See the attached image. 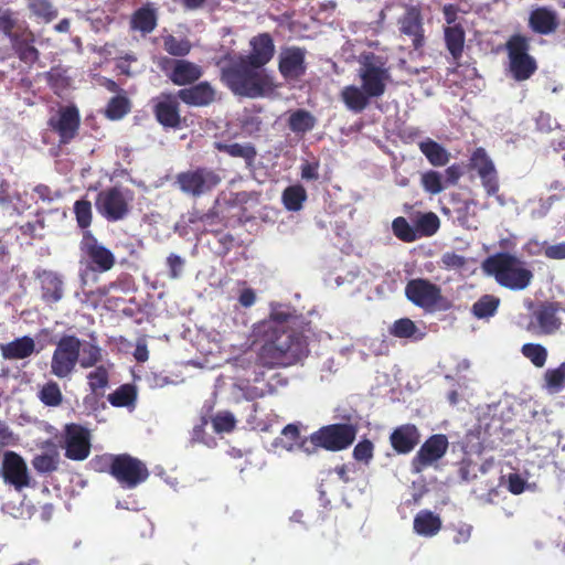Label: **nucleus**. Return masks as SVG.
<instances>
[{
    "mask_svg": "<svg viewBox=\"0 0 565 565\" xmlns=\"http://www.w3.org/2000/svg\"><path fill=\"white\" fill-rule=\"evenodd\" d=\"M291 315L274 308L267 320L254 329L255 343L259 344L256 363L268 370L287 367L308 353L307 338L302 332L286 326Z\"/></svg>",
    "mask_w": 565,
    "mask_h": 565,
    "instance_id": "nucleus-1",
    "label": "nucleus"
},
{
    "mask_svg": "<svg viewBox=\"0 0 565 565\" xmlns=\"http://www.w3.org/2000/svg\"><path fill=\"white\" fill-rule=\"evenodd\" d=\"M217 65L222 83L234 95L257 98L273 89L270 77L246 62L242 54H226Z\"/></svg>",
    "mask_w": 565,
    "mask_h": 565,
    "instance_id": "nucleus-2",
    "label": "nucleus"
},
{
    "mask_svg": "<svg viewBox=\"0 0 565 565\" xmlns=\"http://www.w3.org/2000/svg\"><path fill=\"white\" fill-rule=\"evenodd\" d=\"M483 271L510 290L526 289L533 280V271L526 263L508 252H499L487 257L482 263Z\"/></svg>",
    "mask_w": 565,
    "mask_h": 565,
    "instance_id": "nucleus-3",
    "label": "nucleus"
},
{
    "mask_svg": "<svg viewBox=\"0 0 565 565\" xmlns=\"http://www.w3.org/2000/svg\"><path fill=\"white\" fill-rule=\"evenodd\" d=\"M531 39L521 33L512 34L505 42L508 70L516 82L532 77L537 70L536 60L530 54Z\"/></svg>",
    "mask_w": 565,
    "mask_h": 565,
    "instance_id": "nucleus-4",
    "label": "nucleus"
},
{
    "mask_svg": "<svg viewBox=\"0 0 565 565\" xmlns=\"http://www.w3.org/2000/svg\"><path fill=\"white\" fill-rule=\"evenodd\" d=\"M405 296L413 305L427 311L450 308V302L443 296L441 288L426 278L408 280L405 286Z\"/></svg>",
    "mask_w": 565,
    "mask_h": 565,
    "instance_id": "nucleus-5",
    "label": "nucleus"
},
{
    "mask_svg": "<svg viewBox=\"0 0 565 565\" xmlns=\"http://www.w3.org/2000/svg\"><path fill=\"white\" fill-rule=\"evenodd\" d=\"M134 193L121 186H110L102 190L95 200L98 213L109 222L124 220L130 212Z\"/></svg>",
    "mask_w": 565,
    "mask_h": 565,
    "instance_id": "nucleus-6",
    "label": "nucleus"
},
{
    "mask_svg": "<svg viewBox=\"0 0 565 565\" xmlns=\"http://www.w3.org/2000/svg\"><path fill=\"white\" fill-rule=\"evenodd\" d=\"M79 252L82 265L86 270L94 273H106L110 270L116 258L114 253L100 244L92 231H84L79 242Z\"/></svg>",
    "mask_w": 565,
    "mask_h": 565,
    "instance_id": "nucleus-7",
    "label": "nucleus"
},
{
    "mask_svg": "<svg viewBox=\"0 0 565 565\" xmlns=\"http://www.w3.org/2000/svg\"><path fill=\"white\" fill-rule=\"evenodd\" d=\"M222 182L220 173L207 167H196L175 175V184L181 192L200 198L213 191Z\"/></svg>",
    "mask_w": 565,
    "mask_h": 565,
    "instance_id": "nucleus-8",
    "label": "nucleus"
},
{
    "mask_svg": "<svg viewBox=\"0 0 565 565\" xmlns=\"http://www.w3.org/2000/svg\"><path fill=\"white\" fill-rule=\"evenodd\" d=\"M56 439L58 447L64 450V456L70 460L84 461L90 455V431L81 424H66Z\"/></svg>",
    "mask_w": 565,
    "mask_h": 565,
    "instance_id": "nucleus-9",
    "label": "nucleus"
},
{
    "mask_svg": "<svg viewBox=\"0 0 565 565\" xmlns=\"http://www.w3.org/2000/svg\"><path fill=\"white\" fill-rule=\"evenodd\" d=\"M82 341L73 334L61 337L51 359V373L58 379L70 377L79 362Z\"/></svg>",
    "mask_w": 565,
    "mask_h": 565,
    "instance_id": "nucleus-10",
    "label": "nucleus"
},
{
    "mask_svg": "<svg viewBox=\"0 0 565 565\" xmlns=\"http://www.w3.org/2000/svg\"><path fill=\"white\" fill-rule=\"evenodd\" d=\"M358 429L352 424H331L321 427L311 435V441L329 451H340L351 446Z\"/></svg>",
    "mask_w": 565,
    "mask_h": 565,
    "instance_id": "nucleus-11",
    "label": "nucleus"
},
{
    "mask_svg": "<svg viewBox=\"0 0 565 565\" xmlns=\"http://www.w3.org/2000/svg\"><path fill=\"white\" fill-rule=\"evenodd\" d=\"M150 472L147 465L129 454L116 456L113 478L125 489H135L147 481Z\"/></svg>",
    "mask_w": 565,
    "mask_h": 565,
    "instance_id": "nucleus-12",
    "label": "nucleus"
},
{
    "mask_svg": "<svg viewBox=\"0 0 565 565\" xmlns=\"http://www.w3.org/2000/svg\"><path fill=\"white\" fill-rule=\"evenodd\" d=\"M151 103L153 116L164 129L178 130L183 127L178 92H162Z\"/></svg>",
    "mask_w": 565,
    "mask_h": 565,
    "instance_id": "nucleus-13",
    "label": "nucleus"
},
{
    "mask_svg": "<svg viewBox=\"0 0 565 565\" xmlns=\"http://www.w3.org/2000/svg\"><path fill=\"white\" fill-rule=\"evenodd\" d=\"M449 441L446 435L435 434L428 437L412 458L411 470L420 473L437 463L447 452Z\"/></svg>",
    "mask_w": 565,
    "mask_h": 565,
    "instance_id": "nucleus-14",
    "label": "nucleus"
},
{
    "mask_svg": "<svg viewBox=\"0 0 565 565\" xmlns=\"http://www.w3.org/2000/svg\"><path fill=\"white\" fill-rule=\"evenodd\" d=\"M306 47L290 45L281 47L278 55V71L286 82H298L307 73Z\"/></svg>",
    "mask_w": 565,
    "mask_h": 565,
    "instance_id": "nucleus-15",
    "label": "nucleus"
},
{
    "mask_svg": "<svg viewBox=\"0 0 565 565\" xmlns=\"http://www.w3.org/2000/svg\"><path fill=\"white\" fill-rule=\"evenodd\" d=\"M47 126L57 134L60 145H68L78 135L81 126L78 108L75 105L61 107L55 116L50 117Z\"/></svg>",
    "mask_w": 565,
    "mask_h": 565,
    "instance_id": "nucleus-16",
    "label": "nucleus"
},
{
    "mask_svg": "<svg viewBox=\"0 0 565 565\" xmlns=\"http://www.w3.org/2000/svg\"><path fill=\"white\" fill-rule=\"evenodd\" d=\"M161 70L175 86H188L196 83L203 75V68L184 58H163Z\"/></svg>",
    "mask_w": 565,
    "mask_h": 565,
    "instance_id": "nucleus-17",
    "label": "nucleus"
},
{
    "mask_svg": "<svg viewBox=\"0 0 565 565\" xmlns=\"http://www.w3.org/2000/svg\"><path fill=\"white\" fill-rule=\"evenodd\" d=\"M468 168L477 171L488 196L497 195L500 189L498 172L484 148L478 147L472 151Z\"/></svg>",
    "mask_w": 565,
    "mask_h": 565,
    "instance_id": "nucleus-18",
    "label": "nucleus"
},
{
    "mask_svg": "<svg viewBox=\"0 0 565 565\" xmlns=\"http://www.w3.org/2000/svg\"><path fill=\"white\" fill-rule=\"evenodd\" d=\"M401 35L407 36L414 50L418 51L425 45V29L422 10L418 6H408L397 20Z\"/></svg>",
    "mask_w": 565,
    "mask_h": 565,
    "instance_id": "nucleus-19",
    "label": "nucleus"
},
{
    "mask_svg": "<svg viewBox=\"0 0 565 565\" xmlns=\"http://www.w3.org/2000/svg\"><path fill=\"white\" fill-rule=\"evenodd\" d=\"M1 476L6 483L20 491L29 487L30 477L23 458L14 451H7L1 465Z\"/></svg>",
    "mask_w": 565,
    "mask_h": 565,
    "instance_id": "nucleus-20",
    "label": "nucleus"
},
{
    "mask_svg": "<svg viewBox=\"0 0 565 565\" xmlns=\"http://www.w3.org/2000/svg\"><path fill=\"white\" fill-rule=\"evenodd\" d=\"M362 88L372 98L382 96L386 89V81L390 78L388 70L383 65H375L369 57L360 68Z\"/></svg>",
    "mask_w": 565,
    "mask_h": 565,
    "instance_id": "nucleus-21",
    "label": "nucleus"
},
{
    "mask_svg": "<svg viewBox=\"0 0 565 565\" xmlns=\"http://www.w3.org/2000/svg\"><path fill=\"white\" fill-rule=\"evenodd\" d=\"M178 96L186 106L201 108L217 100V90L210 82L203 81L179 89Z\"/></svg>",
    "mask_w": 565,
    "mask_h": 565,
    "instance_id": "nucleus-22",
    "label": "nucleus"
},
{
    "mask_svg": "<svg viewBox=\"0 0 565 565\" xmlns=\"http://www.w3.org/2000/svg\"><path fill=\"white\" fill-rule=\"evenodd\" d=\"M561 303L557 301H545L533 312L532 324L539 329V334L551 335L562 327V319L558 317Z\"/></svg>",
    "mask_w": 565,
    "mask_h": 565,
    "instance_id": "nucleus-23",
    "label": "nucleus"
},
{
    "mask_svg": "<svg viewBox=\"0 0 565 565\" xmlns=\"http://www.w3.org/2000/svg\"><path fill=\"white\" fill-rule=\"evenodd\" d=\"M249 54L243 55V57L246 58V62H249L254 67H264L275 55L274 39L267 32L253 36L249 40Z\"/></svg>",
    "mask_w": 565,
    "mask_h": 565,
    "instance_id": "nucleus-24",
    "label": "nucleus"
},
{
    "mask_svg": "<svg viewBox=\"0 0 565 565\" xmlns=\"http://www.w3.org/2000/svg\"><path fill=\"white\" fill-rule=\"evenodd\" d=\"M419 441L420 433L414 424L399 425L390 435V444L394 451L399 455L412 452Z\"/></svg>",
    "mask_w": 565,
    "mask_h": 565,
    "instance_id": "nucleus-25",
    "label": "nucleus"
},
{
    "mask_svg": "<svg viewBox=\"0 0 565 565\" xmlns=\"http://www.w3.org/2000/svg\"><path fill=\"white\" fill-rule=\"evenodd\" d=\"M40 282L41 298L45 303L52 305L62 300L64 296L63 276L53 270H42L36 274Z\"/></svg>",
    "mask_w": 565,
    "mask_h": 565,
    "instance_id": "nucleus-26",
    "label": "nucleus"
},
{
    "mask_svg": "<svg viewBox=\"0 0 565 565\" xmlns=\"http://www.w3.org/2000/svg\"><path fill=\"white\" fill-rule=\"evenodd\" d=\"M527 24L534 33L548 35L557 31L559 19L555 10L548 7H537L530 12Z\"/></svg>",
    "mask_w": 565,
    "mask_h": 565,
    "instance_id": "nucleus-27",
    "label": "nucleus"
},
{
    "mask_svg": "<svg viewBox=\"0 0 565 565\" xmlns=\"http://www.w3.org/2000/svg\"><path fill=\"white\" fill-rule=\"evenodd\" d=\"M7 35L11 39L12 49L21 62L31 66L39 61L40 52L34 46L35 39L31 31H11V34Z\"/></svg>",
    "mask_w": 565,
    "mask_h": 565,
    "instance_id": "nucleus-28",
    "label": "nucleus"
},
{
    "mask_svg": "<svg viewBox=\"0 0 565 565\" xmlns=\"http://www.w3.org/2000/svg\"><path fill=\"white\" fill-rule=\"evenodd\" d=\"M158 25V11L153 3H146L134 11L129 20V29L140 32L142 35L150 34Z\"/></svg>",
    "mask_w": 565,
    "mask_h": 565,
    "instance_id": "nucleus-29",
    "label": "nucleus"
},
{
    "mask_svg": "<svg viewBox=\"0 0 565 565\" xmlns=\"http://www.w3.org/2000/svg\"><path fill=\"white\" fill-rule=\"evenodd\" d=\"M214 149L231 158H238L245 162L246 168H253L257 158V149L252 142L215 141Z\"/></svg>",
    "mask_w": 565,
    "mask_h": 565,
    "instance_id": "nucleus-30",
    "label": "nucleus"
},
{
    "mask_svg": "<svg viewBox=\"0 0 565 565\" xmlns=\"http://www.w3.org/2000/svg\"><path fill=\"white\" fill-rule=\"evenodd\" d=\"M35 352L34 339L23 335L8 343L0 344V353L4 360H24Z\"/></svg>",
    "mask_w": 565,
    "mask_h": 565,
    "instance_id": "nucleus-31",
    "label": "nucleus"
},
{
    "mask_svg": "<svg viewBox=\"0 0 565 565\" xmlns=\"http://www.w3.org/2000/svg\"><path fill=\"white\" fill-rule=\"evenodd\" d=\"M444 42L447 51L455 62L460 61L463 54L466 31L462 24L444 28Z\"/></svg>",
    "mask_w": 565,
    "mask_h": 565,
    "instance_id": "nucleus-32",
    "label": "nucleus"
},
{
    "mask_svg": "<svg viewBox=\"0 0 565 565\" xmlns=\"http://www.w3.org/2000/svg\"><path fill=\"white\" fill-rule=\"evenodd\" d=\"M415 533L425 537L436 535L441 529V519L429 510H420L414 518Z\"/></svg>",
    "mask_w": 565,
    "mask_h": 565,
    "instance_id": "nucleus-33",
    "label": "nucleus"
},
{
    "mask_svg": "<svg viewBox=\"0 0 565 565\" xmlns=\"http://www.w3.org/2000/svg\"><path fill=\"white\" fill-rule=\"evenodd\" d=\"M340 97L345 107L356 114L362 113L367 107L370 98H372L362 87L355 85L344 86Z\"/></svg>",
    "mask_w": 565,
    "mask_h": 565,
    "instance_id": "nucleus-34",
    "label": "nucleus"
},
{
    "mask_svg": "<svg viewBox=\"0 0 565 565\" xmlns=\"http://www.w3.org/2000/svg\"><path fill=\"white\" fill-rule=\"evenodd\" d=\"M420 152L434 167H445L451 158L450 152L437 141L426 138L418 143Z\"/></svg>",
    "mask_w": 565,
    "mask_h": 565,
    "instance_id": "nucleus-35",
    "label": "nucleus"
},
{
    "mask_svg": "<svg viewBox=\"0 0 565 565\" xmlns=\"http://www.w3.org/2000/svg\"><path fill=\"white\" fill-rule=\"evenodd\" d=\"M316 125L317 118L306 109H296L288 118V128L297 135L311 131Z\"/></svg>",
    "mask_w": 565,
    "mask_h": 565,
    "instance_id": "nucleus-36",
    "label": "nucleus"
},
{
    "mask_svg": "<svg viewBox=\"0 0 565 565\" xmlns=\"http://www.w3.org/2000/svg\"><path fill=\"white\" fill-rule=\"evenodd\" d=\"M543 381V388L550 394H557L565 390V362L557 367L547 369Z\"/></svg>",
    "mask_w": 565,
    "mask_h": 565,
    "instance_id": "nucleus-37",
    "label": "nucleus"
},
{
    "mask_svg": "<svg viewBox=\"0 0 565 565\" xmlns=\"http://www.w3.org/2000/svg\"><path fill=\"white\" fill-rule=\"evenodd\" d=\"M500 302V298L494 295H483L472 305L471 313L477 319H489L497 313Z\"/></svg>",
    "mask_w": 565,
    "mask_h": 565,
    "instance_id": "nucleus-38",
    "label": "nucleus"
},
{
    "mask_svg": "<svg viewBox=\"0 0 565 565\" xmlns=\"http://www.w3.org/2000/svg\"><path fill=\"white\" fill-rule=\"evenodd\" d=\"M131 110V102L126 93L111 97L106 106L105 116L110 120H119Z\"/></svg>",
    "mask_w": 565,
    "mask_h": 565,
    "instance_id": "nucleus-39",
    "label": "nucleus"
},
{
    "mask_svg": "<svg viewBox=\"0 0 565 565\" xmlns=\"http://www.w3.org/2000/svg\"><path fill=\"white\" fill-rule=\"evenodd\" d=\"M415 231L418 238L433 236L440 226L439 217L434 212L419 213L414 218Z\"/></svg>",
    "mask_w": 565,
    "mask_h": 565,
    "instance_id": "nucleus-40",
    "label": "nucleus"
},
{
    "mask_svg": "<svg viewBox=\"0 0 565 565\" xmlns=\"http://www.w3.org/2000/svg\"><path fill=\"white\" fill-rule=\"evenodd\" d=\"M390 333L399 339H414L420 340L424 337L423 332H419L415 322L409 318H401L392 324Z\"/></svg>",
    "mask_w": 565,
    "mask_h": 565,
    "instance_id": "nucleus-41",
    "label": "nucleus"
},
{
    "mask_svg": "<svg viewBox=\"0 0 565 565\" xmlns=\"http://www.w3.org/2000/svg\"><path fill=\"white\" fill-rule=\"evenodd\" d=\"M137 398L136 387L131 384L120 385L108 395V402L115 407H127L135 403Z\"/></svg>",
    "mask_w": 565,
    "mask_h": 565,
    "instance_id": "nucleus-42",
    "label": "nucleus"
},
{
    "mask_svg": "<svg viewBox=\"0 0 565 565\" xmlns=\"http://www.w3.org/2000/svg\"><path fill=\"white\" fill-rule=\"evenodd\" d=\"M87 381L90 392L96 396H103L109 384V373L104 365L96 366L87 374Z\"/></svg>",
    "mask_w": 565,
    "mask_h": 565,
    "instance_id": "nucleus-43",
    "label": "nucleus"
},
{
    "mask_svg": "<svg viewBox=\"0 0 565 565\" xmlns=\"http://www.w3.org/2000/svg\"><path fill=\"white\" fill-rule=\"evenodd\" d=\"M307 199V193L301 185H290L282 192V203L288 211H299Z\"/></svg>",
    "mask_w": 565,
    "mask_h": 565,
    "instance_id": "nucleus-44",
    "label": "nucleus"
},
{
    "mask_svg": "<svg viewBox=\"0 0 565 565\" xmlns=\"http://www.w3.org/2000/svg\"><path fill=\"white\" fill-rule=\"evenodd\" d=\"M39 399L50 407L60 406L63 402V394L58 384L54 381L46 382L39 391Z\"/></svg>",
    "mask_w": 565,
    "mask_h": 565,
    "instance_id": "nucleus-45",
    "label": "nucleus"
},
{
    "mask_svg": "<svg viewBox=\"0 0 565 565\" xmlns=\"http://www.w3.org/2000/svg\"><path fill=\"white\" fill-rule=\"evenodd\" d=\"M163 49L168 54L172 56L182 57L191 52L192 44L185 38H177L172 34H169L163 36Z\"/></svg>",
    "mask_w": 565,
    "mask_h": 565,
    "instance_id": "nucleus-46",
    "label": "nucleus"
},
{
    "mask_svg": "<svg viewBox=\"0 0 565 565\" xmlns=\"http://www.w3.org/2000/svg\"><path fill=\"white\" fill-rule=\"evenodd\" d=\"M392 230L394 235L402 242L412 243L418 239L415 225H411L408 221L403 216H398L393 220Z\"/></svg>",
    "mask_w": 565,
    "mask_h": 565,
    "instance_id": "nucleus-47",
    "label": "nucleus"
},
{
    "mask_svg": "<svg viewBox=\"0 0 565 565\" xmlns=\"http://www.w3.org/2000/svg\"><path fill=\"white\" fill-rule=\"evenodd\" d=\"M77 226L84 231H89L88 227L93 221L92 203L88 200L82 199L74 203L73 207Z\"/></svg>",
    "mask_w": 565,
    "mask_h": 565,
    "instance_id": "nucleus-48",
    "label": "nucleus"
},
{
    "mask_svg": "<svg viewBox=\"0 0 565 565\" xmlns=\"http://www.w3.org/2000/svg\"><path fill=\"white\" fill-rule=\"evenodd\" d=\"M522 354L536 367H543L547 360V350L539 343H525L521 348Z\"/></svg>",
    "mask_w": 565,
    "mask_h": 565,
    "instance_id": "nucleus-49",
    "label": "nucleus"
},
{
    "mask_svg": "<svg viewBox=\"0 0 565 565\" xmlns=\"http://www.w3.org/2000/svg\"><path fill=\"white\" fill-rule=\"evenodd\" d=\"M81 352L79 365L83 369L93 367L103 360L102 349L96 343L86 342L84 345L82 344Z\"/></svg>",
    "mask_w": 565,
    "mask_h": 565,
    "instance_id": "nucleus-50",
    "label": "nucleus"
},
{
    "mask_svg": "<svg viewBox=\"0 0 565 565\" xmlns=\"http://www.w3.org/2000/svg\"><path fill=\"white\" fill-rule=\"evenodd\" d=\"M60 462L58 454H41L32 459V466L39 473H52L57 470Z\"/></svg>",
    "mask_w": 565,
    "mask_h": 565,
    "instance_id": "nucleus-51",
    "label": "nucleus"
},
{
    "mask_svg": "<svg viewBox=\"0 0 565 565\" xmlns=\"http://www.w3.org/2000/svg\"><path fill=\"white\" fill-rule=\"evenodd\" d=\"M420 183L424 190L429 194H438L446 188L440 172L428 170L422 174Z\"/></svg>",
    "mask_w": 565,
    "mask_h": 565,
    "instance_id": "nucleus-52",
    "label": "nucleus"
},
{
    "mask_svg": "<svg viewBox=\"0 0 565 565\" xmlns=\"http://www.w3.org/2000/svg\"><path fill=\"white\" fill-rule=\"evenodd\" d=\"M116 456L113 454L96 455L90 459L89 466L96 472L109 473L113 477Z\"/></svg>",
    "mask_w": 565,
    "mask_h": 565,
    "instance_id": "nucleus-53",
    "label": "nucleus"
},
{
    "mask_svg": "<svg viewBox=\"0 0 565 565\" xmlns=\"http://www.w3.org/2000/svg\"><path fill=\"white\" fill-rule=\"evenodd\" d=\"M215 433H231L236 425L234 415L230 412H220L212 418Z\"/></svg>",
    "mask_w": 565,
    "mask_h": 565,
    "instance_id": "nucleus-54",
    "label": "nucleus"
},
{
    "mask_svg": "<svg viewBox=\"0 0 565 565\" xmlns=\"http://www.w3.org/2000/svg\"><path fill=\"white\" fill-rule=\"evenodd\" d=\"M374 456V445L369 439L360 440L353 449V458L356 461L369 463Z\"/></svg>",
    "mask_w": 565,
    "mask_h": 565,
    "instance_id": "nucleus-55",
    "label": "nucleus"
},
{
    "mask_svg": "<svg viewBox=\"0 0 565 565\" xmlns=\"http://www.w3.org/2000/svg\"><path fill=\"white\" fill-rule=\"evenodd\" d=\"M30 10L46 20H51L55 17V11L49 0H33L30 3Z\"/></svg>",
    "mask_w": 565,
    "mask_h": 565,
    "instance_id": "nucleus-56",
    "label": "nucleus"
},
{
    "mask_svg": "<svg viewBox=\"0 0 565 565\" xmlns=\"http://www.w3.org/2000/svg\"><path fill=\"white\" fill-rule=\"evenodd\" d=\"M166 263L169 268V277L171 279L180 278L185 263L184 259L181 256L172 253L167 257Z\"/></svg>",
    "mask_w": 565,
    "mask_h": 565,
    "instance_id": "nucleus-57",
    "label": "nucleus"
},
{
    "mask_svg": "<svg viewBox=\"0 0 565 565\" xmlns=\"http://www.w3.org/2000/svg\"><path fill=\"white\" fill-rule=\"evenodd\" d=\"M535 126L541 132H550L558 125L550 114L541 111L535 118Z\"/></svg>",
    "mask_w": 565,
    "mask_h": 565,
    "instance_id": "nucleus-58",
    "label": "nucleus"
},
{
    "mask_svg": "<svg viewBox=\"0 0 565 565\" xmlns=\"http://www.w3.org/2000/svg\"><path fill=\"white\" fill-rule=\"evenodd\" d=\"M445 268H461L466 265V258L455 252H447L441 256Z\"/></svg>",
    "mask_w": 565,
    "mask_h": 565,
    "instance_id": "nucleus-59",
    "label": "nucleus"
},
{
    "mask_svg": "<svg viewBox=\"0 0 565 565\" xmlns=\"http://www.w3.org/2000/svg\"><path fill=\"white\" fill-rule=\"evenodd\" d=\"M452 541L456 544H465L471 537L472 526L470 524L461 523L454 527Z\"/></svg>",
    "mask_w": 565,
    "mask_h": 565,
    "instance_id": "nucleus-60",
    "label": "nucleus"
},
{
    "mask_svg": "<svg viewBox=\"0 0 565 565\" xmlns=\"http://www.w3.org/2000/svg\"><path fill=\"white\" fill-rule=\"evenodd\" d=\"M463 170L460 164L454 163L445 170V185H456L462 177Z\"/></svg>",
    "mask_w": 565,
    "mask_h": 565,
    "instance_id": "nucleus-61",
    "label": "nucleus"
},
{
    "mask_svg": "<svg viewBox=\"0 0 565 565\" xmlns=\"http://www.w3.org/2000/svg\"><path fill=\"white\" fill-rule=\"evenodd\" d=\"M543 254L550 259H565V242L545 246Z\"/></svg>",
    "mask_w": 565,
    "mask_h": 565,
    "instance_id": "nucleus-62",
    "label": "nucleus"
},
{
    "mask_svg": "<svg viewBox=\"0 0 565 565\" xmlns=\"http://www.w3.org/2000/svg\"><path fill=\"white\" fill-rule=\"evenodd\" d=\"M301 178L307 181H316L319 179V162H305L301 164Z\"/></svg>",
    "mask_w": 565,
    "mask_h": 565,
    "instance_id": "nucleus-63",
    "label": "nucleus"
},
{
    "mask_svg": "<svg viewBox=\"0 0 565 565\" xmlns=\"http://www.w3.org/2000/svg\"><path fill=\"white\" fill-rule=\"evenodd\" d=\"M508 489L513 494H521L525 490V480L518 473H510Z\"/></svg>",
    "mask_w": 565,
    "mask_h": 565,
    "instance_id": "nucleus-64",
    "label": "nucleus"
}]
</instances>
